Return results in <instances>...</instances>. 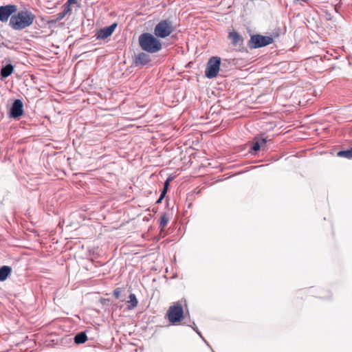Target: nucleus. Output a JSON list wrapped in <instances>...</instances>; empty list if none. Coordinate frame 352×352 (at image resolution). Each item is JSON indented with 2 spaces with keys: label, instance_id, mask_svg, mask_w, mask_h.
Returning <instances> with one entry per match:
<instances>
[{
  "label": "nucleus",
  "instance_id": "11",
  "mask_svg": "<svg viewBox=\"0 0 352 352\" xmlns=\"http://www.w3.org/2000/svg\"><path fill=\"white\" fill-rule=\"evenodd\" d=\"M151 61L149 55L146 53L141 52L135 58V64L136 66L145 65Z\"/></svg>",
  "mask_w": 352,
  "mask_h": 352
},
{
  "label": "nucleus",
  "instance_id": "21",
  "mask_svg": "<svg viewBox=\"0 0 352 352\" xmlns=\"http://www.w3.org/2000/svg\"><path fill=\"white\" fill-rule=\"evenodd\" d=\"M120 293H121V291H120V288H116L114 292H113V296L116 298H119L120 296Z\"/></svg>",
  "mask_w": 352,
  "mask_h": 352
},
{
  "label": "nucleus",
  "instance_id": "20",
  "mask_svg": "<svg viewBox=\"0 0 352 352\" xmlns=\"http://www.w3.org/2000/svg\"><path fill=\"white\" fill-rule=\"evenodd\" d=\"M255 139L258 141V142L261 143V146H264L266 144V142H267V140L266 138L259 137V138H256Z\"/></svg>",
  "mask_w": 352,
  "mask_h": 352
},
{
  "label": "nucleus",
  "instance_id": "22",
  "mask_svg": "<svg viewBox=\"0 0 352 352\" xmlns=\"http://www.w3.org/2000/svg\"><path fill=\"white\" fill-rule=\"evenodd\" d=\"M166 194V189H163L159 199H157V203H160L162 201V200L163 199L164 195Z\"/></svg>",
  "mask_w": 352,
  "mask_h": 352
},
{
  "label": "nucleus",
  "instance_id": "8",
  "mask_svg": "<svg viewBox=\"0 0 352 352\" xmlns=\"http://www.w3.org/2000/svg\"><path fill=\"white\" fill-rule=\"evenodd\" d=\"M23 104L21 100L16 99L12 103L10 109V117L17 118L23 115Z\"/></svg>",
  "mask_w": 352,
  "mask_h": 352
},
{
  "label": "nucleus",
  "instance_id": "25",
  "mask_svg": "<svg viewBox=\"0 0 352 352\" xmlns=\"http://www.w3.org/2000/svg\"><path fill=\"white\" fill-rule=\"evenodd\" d=\"M195 330L199 335L200 337H202L201 333L197 329H195Z\"/></svg>",
  "mask_w": 352,
  "mask_h": 352
},
{
  "label": "nucleus",
  "instance_id": "12",
  "mask_svg": "<svg viewBox=\"0 0 352 352\" xmlns=\"http://www.w3.org/2000/svg\"><path fill=\"white\" fill-rule=\"evenodd\" d=\"M71 12V7H69V6H63V10L54 16L55 19L53 20V21L57 22L62 20L68 13H70Z\"/></svg>",
  "mask_w": 352,
  "mask_h": 352
},
{
  "label": "nucleus",
  "instance_id": "1",
  "mask_svg": "<svg viewBox=\"0 0 352 352\" xmlns=\"http://www.w3.org/2000/svg\"><path fill=\"white\" fill-rule=\"evenodd\" d=\"M35 19V15L29 10H21L12 14L10 19V27L15 30H21L30 26Z\"/></svg>",
  "mask_w": 352,
  "mask_h": 352
},
{
  "label": "nucleus",
  "instance_id": "10",
  "mask_svg": "<svg viewBox=\"0 0 352 352\" xmlns=\"http://www.w3.org/2000/svg\"><path fill=\"white\" fill-rule=\"evenodd\" d=\"M228 38L231 41L232 44L234 47L241 46L243 45V39L236 31L230 32L228 34Z\"/></svg>",
  "mask_w": 352,
  "mask_h": 352
},
{
  "label": "nucleus",
  "instance_id": "24",
  "mask_svg": "<svg viewBox=\"0 0 352 352\" xmlns=\"http://www.w3.org/2000/svg\"><path fill=\"white\" fill-rule=\"evenodd\" d=\"M168 184H169V179H167L165 182V184H164V189H166V191L167 190V188H168Z\"/></svg>",
  "mask_w": 352,
  "mask_h": 352
},
{
  "label": "nucleus",
  "instance_id": "2",
  "mask_svg": "<svg viewBox=\"0 0 352 352\" xmlns=\"http://www.w3.org/2000/svg\"><path fill=\"white\" fill-rule=\"evenodd\" d=\"M138 41L142 50L148 53H157L162 48V42L150 33L140 34Z\"/></svg>",
  "mask_w": 352,
  "mask_h": 352
},
{
  "label": "nucleus",
  "instance_id": "13",
  "mask_svg": "<svg viewBox=\"0 0 352 352\" xmlns=\"http://www.w3.org/2000/svg\"><path fill=\"white\" fill-rule=\"evenodd\" d=\"M12 272V268L8 265L0 267V281H4Z\"/></svg>",
  "mask_w": 352,
  "mask_h": 352
},
{
  "label": "nucleus",
  "instance_id": "19",
  "mask_svg": "<svg viewBox=\"0 0 352 352\" xmlns=\"http://www.w3.org/2000/svg\"><path fill=\"white\" fill-rule=\"evenodd\" d=\"M261 147L262 146H261V143L258 142V141L256 139H254L252 146V153H255L256 152L259 151Z\"/></svg>",
  "mask_w": 352,
  "mask_h": 352
},
{
  "label": "nucleus",
  "instance_id": "16",
  "mask_svg": "<svg viewBox=\"0 0 352 352\" xmlns=\"http://www.w3.org/2000/svg\"><path fill=\"white\" fill-rule=\"evenodd\" d=\"M87 340V335L85 332H80L74 337V342L76 344H83Z\"/></svg>",
  "mask_w": 352,
  "mask_h": 352
},
{
  "label": "nucleus",
  "instance_id": "9",
  "mask_svg": "<svg viewBox=\"0 0 352 352\" xmlns=\"http://www.w3.org/2000/svg\"><path fill=\"white\" fill-rule=\"evenodd\" d=\"M116 26H117V23H114L108 27H106V28H102V29H100L99 30H98V32L96 34L97 39H100V40L105 39L107 37H109V36H111L113 34Z\"/></svg>",
  "mask_w": 352,
  "mask_h": 352
},
{
  "label": "nucleus",
  "instance_id": "18",
  "mask_svg": "<svg viewBox=\"0 0 352 352\" xmlns=\"http://www.w3.org/2000/svg\"><path fill=\"white\" fill-rule=\"evenodd\" d=\"M168 222V219L167 217L166 214H165V213L162 214L160 217V227L162 230H164V228L166 226Z\"/></svg>",
  "mask_w": 352,
  "mask_h": 352
},
{
  "label": "nucleus",
  "instance_id": "6",
  "mask_svg": "<svg viewBox=\"0 0 352 352\" xmlns=\"http://www.w3.org/2000/svg\"><path fill=\"white\" fill-rule=\"evenodd\" d=\"M221 64V58L213 56L208 60L205 71V75L208 78H215L219 71Z\"/></svg>",
  "mask_w": 352,
  "mask_h": 352
},
{
  "label": "nucleus",
  "instance_id": "5",
  "mask_svg": "<svg viewBox=\"0 0 352 352\" xmlns=\"http://www.w3.org/2000/svg\"><path fill=\"white\" fill-rule=\"evenodd\" d=\"M273 43V38L269 36L261 34L252 35L248 42V47L250 49H256L267 46Z\"/></svg>",
  "mask_w": 352,
  "mask_h": 352
},
{
  "label": "nucleus",
  "instance_id": "7",
  "mask_svg": "<svg viewBox=\"0 0 352 352\" xmlns=\"http://www.w3.org/2000/svg\"><path fill=\"white\" fill-rule=\"evenodd\" d=\"M17 10V7L15 5H7L0 6V21L2 22L7 21L8 18L15 13Z\"/></svg>",
  "mask_w": 352,
  "mask_h": 352
},
{
  "label": "nucleus",
  "instance_id": "3",
  "mask_svg": "<svg viewBox=\"0 0 352 352\" xmlns=\"http://www.w3.org/2000/svg\"><path fill=\"white\" fill-rule=\"evenodd\" d=\"M166 316L169 322L172 324L180 322L184 318L182 305L179 302H175L168 308Z\"/></svg>",
  "mask_w": 352,
  "mask_h": 352
},
{
  "label": "nucleus",
  "instance_id": "17",
  "mask_svg": "<svg viewBox=\"0 0 352 352\" xmlns=\"http://www.w3.org/2000/svg\"><path fill=\"white\" fill-rule=\"evenodd\" d=\"M338 155L340 157H344L348 159L352 158V148L349 150L340 151L338 153Z\"/></svg>",
  "mask_w": 352,
  "mask_h": 352
},
{
  "label": "nucleus",
  "instance_id": "23",
  "mask_svg": "<svg viewBox=\"0 0 352 352\" xmlns=\"http://www.w3.org/2000/svg\"><path fill=\"white\" fill-rule=\"evenodd\" d=\"M76 0H67V3L63 6H69V7H71V5L76 3Z\"/></svg>",
  "mask_w": 352,
  "mask_h": 352
},
{
  "label": "nucleus",
  "instance_id": "14",
  "mask_svg": "<svg viewBox=\"0 0 352 352\" xmlns=\"http://www.w3.org/2000/svg\"><path fill=\"white\" fill-rule=\"evenodd\" d=\"M14 72V67L11 64H8L3 67L1 70V76L2 78L10 76Z\"/></svg>",
  "mask_w": 352,
  "mask_h": 352
},
{
  "label": "nucleus",
  "instance_id": "4",
  "mask_svg": "<svg viewBox=\"0 0 352 352\" xmlns=\"http://www.w3.org/2000/svg\"><path fill=\"white\" fill-rule=\"evenodd\" d=\"M174 31L172 22L169 20H162L154 28V34L158 38H164Z\"/></svg>",
  "mask_w": 352,
  "mask_h": 352
},
{
  "label": "nucleus",
  "instance_id": "15",
  "mask_svg": "<svg viewBox=\"0 0 352 352\" xmlns=\"http://www.w3.org/2000/svg\"><path fill=\"white\" fill-rule=\"evenodd\" d=\"M129 300L127 301L128 304V309L131 310L135 309L138 304V299L134 294H131L129 297Z\"/></svg>",
  "mask_w": 352,
  "mask_h": 352
}]
</instances>
